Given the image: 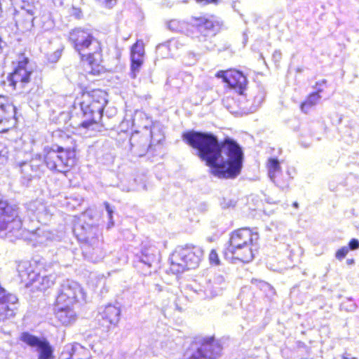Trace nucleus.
<instances>
[{"label":"nucleus","mask_w":359,"mask_h":359,"mask_svg":"<svg viewBox=\"0 0 359 359\" xmlns=\"http://www.w3.org/2000/svg\"><path fill=\"white\" fill-rule=\"evenodd\" d=\"M182 140L196 150L198 156L205 161L213 175L228 179L240 174L243 154L236 142L220 143L212 133L195 130L184 133Z\"/></svg>","instance_id":"nucleus-1"},{"label":"nucleus","mask_w":359,"mask_h":359,"mask_svg":"<svg viewBox=\"0 0 359 359\" xmlns=\"http://www.w3.org/2000/svg\"><path fill=\"white\" fill-rule=\"evenodd\" d=\"M69 38L81 60L88 62L91 68L90 73H100L102 62L100 42L91 33L81 28L70 32Z\"/></svg>","instance_id":"nucleus-2"},{"label":"nucleus","mask_w":359,"mask_h":359,"mask_svg":"<svg viewBox=\"0 0 359 359\" xmlns=\"http://www.w3.org/2000/svg\"><path fill=\"white\" fill-rule=\"evenodd\" d=\"M258 238V233H253L249 228L236 230L231 235L227 251L234 259L248 263L254 258L252 246Z\"/></svg>","instance_id":"nucleus-3"},{"label":"nucleus","mask_w":359,"mask_h":359,"mask_svg":"<svg viewBox=\"0 0 359 359\" xmlns=\"http://www.w3.org/2000/svg\"><path fill=\"white\" fill-rule=\"evenodd\" d=\"M78 240L83 243V253L93 262H99L104 257L99 240L100 230L90 224L77 226L74 229Z\"/></svg>","instance_id":"nucleus-4"},{"label":"nucleus","mask_w":359,"mask_h":359,"mask_svg":"<svg viewBox=\"0 0 359 359\" xmlns=\"http://www.w3.org/2000/svg\"><path fill=\"white\" fill-rule=\"evenodd\" d=\"M203 256V250L198 246H178L170 257V270L173 273L196 269Z\"/></svg>","instance_id":"nucleus-5"},{"label":"nucleus","mask_w":359,"mask_h":359,"mask_svg":"<svg viewBox=\"0 0 359 359\" xmlns=\"http://www.w3.org/2000/svg\"><path fill=\"white\" fill-rule=\"evenodd\" d=\"M18 271L22 281L26 282L27 286H32L39 290H46L54 285L56 275L46 273V271L36 272L28 262H21L18 265Z\"/></svg>","instance_id":"nucleus-6"},{"label":"nucleus","mask_w":359,"mask_h":359,"mask_svg":"<svg viewBox=\"0 0 359 359\" xmlns=\"http://www.w3.org/2000/svg\"><path fill=\"white\" fill-rule=\"evenodd\" d=\"M22 220L18 210L0 197V238H9L16 236L21 229Z\"/></svg>","instance_id":"nucleus-7"},{"label":"nucleus","mask_w":359,"mask_h":359,"mask_svg":"<svg viewBox=\"0 0 359 359\" xmlns=\"http://www.w3.org/2000/svg\"><path fill=\"white\" fill-rule=\"evenodd\" d=\"M75 151L71 149H64L62 147L47 151L44 161L50 170L65 172L75 163Z\"/></svg>","instance_id":"nucleus-8"},{"label":"nucleus","mask_w":359,"mask_h":359,"mask_svg":"<svg viewBox=\"0 0 359 359\" xmlns=\"http://www.w3.org/2000/svg\"><path fill=\"white\" fill-rule=\"evenodd\" d=\"M29 60L24 55L19 57L18 65L10 76V85L15 89L22 90L29 83L32 68L28 65Z\"/></svg>","instance_id":"nucleus-9"},{"label":"nucleus","mask_w":359,"mask_h":359,"mask_svg":"<svg viewBox=\"0 0 359 359\" xmlns=\"http://www.w3.org/2000/svg\"><path fill=\"white\" fill-rule=\"evenodd\" d=\"M83 297L82 289L78 283L71 280H64L61 284L56 303L60 305H73L79 297Z\"/></svg>","instance_id":"nucleus-10"},{"label":"nucleus","mask_w":359,"mask_h":359,"mask_svg":"<svg viewBox=\"0 0 359 359\" xmlns=\"http://www.w3.org/2000/svg\"><path fill=\"white\" fill-rule=\"evenodd\" d=\"M191 27H195L203 34L204 39L207 36H214L219 31L223 23L216 18L212 16L208 19L203 17L193 18L191 20Z\"/></svg>","instance_id":"nucleus-11"},{"label":"nucleus","mask_w":359,"mask_h":359,"mask_svg":"<svg viewBox=\"0 0 359 359\" xmlns=\"http://www.w3.org/2000/svg\"><path fill=\"white\" fill-rule=\"evenodd\" d=\"M20 339L36 349L39 353V359H52L53 349L49 342L46 339H41L28 332H23L20 336Z\"/></svg>","instance_id":"nucleus-12"},{"label":"nucleus","mask_w":359,"mask_h":359,"mask_svg":"<svg viewBox=\"0 0 359 359\" xmlns=\"http://www.w3.org/2000/svg\"><path fill=\"white\" fill-rule=\"evenodd\" d=\"M95 96L94 93L93 95V100L89 104H86L85 102L81 104V109L84 116L87 118V120L81 123V126L83 128H87L96 122L95 120V116H100L102 114L106 104L107 102L104 98H102L100 100H95L94 99Z\"/></svg>","instance_id":"nucleus-13"},{"label":"nucleus","mask_w":359,"mask_h":359,"mask_svg":"<svg viewBox=\"0 0 359 359\" xmlns=\"http://www.w3.org/2000/svg\"><path fill=\"white\" fill-rule=\"evenodd\" d=\"M217 76L222 78L228 86L235 89L240 95L243 94L247 85L246 77L238 71L219 72Z\"/></svg>","instance_id":"nucleus-14"},{"label":"nucleus","mask_w":359,"mask_h":359,"mask_svg":"<svg viewBox=\"0 0 359 359\" xmlns=\"http://www.w3.org/2000/svg\"><path fill=\"white\" fill-rule=\"evenodd\" d=\"M225 285V280L223 276L215 275L212 279L206 282L205 289H200L198 294L202 299L212 298L222 293Z\"/></svg>","instance_id":"nucleus-15"},{"label":"nucleus","mask_w":359,"mask_h":359,"mask_svg":"<svg viewBox=\"0 0 359 359\" xmlns=\"http://www.w3.org/2000/svg\"><path fill=\"white\" fill-rule=\"evenodd\" d=\"M26 208L30 218H36L39 222L46 224L51 217L50 209L41 201L27 203Z\"/></svg>","instance_id":"nucleus-16"},{"label":"nucleus","mask_w":359,"mask_h":359,"mask_svg":"<svg viewBox=\"0 0 359 359\" xmlns=\"http://www.w3.org/2000/svg\"><path fill=\"white\" fill-rule=\"evenodd\" d=\"M15 107L0 97V132L7 131L13 125Z\"/></svg>","instance_id":"nucleus-17"},{"label":"nucleus","mask_w":359,"mask_h":359,"mask_svg":"<svg viewBox=\"0 0 359 359\" xmlns=\"http://www.w3.org/2000/svg\"><path fill=\"white\" fill-rule=\"evenodd\" d=\"M144 55V45L142 41H137L131 48V76L135 79L137 74L139 73L140 67L143 63Z\"/></svg>","instance_id":"nucleus-18"},{"label":"nucleus","mask_w":359,"mask_h":359,"mask_svg":"<svg viewBox=\"0 0 359 359\" xmlns=\"http://www.w3.org/2000/svg\"><path fill=\"white\" fill-rule=\"evenodd\" d=\"M60 359H91V354L88 349L75 343L65 347Z\"/></svg>","instance_id":"nucleus-19"},{"label":"nucleus","mask_w":359,"mask_h":359,"mask_svg":"<svg viewBox=\"0 0 359 359\" xmlns=\"http://www.w3.org/2000/svg\"><path fill=\"white\" fill-rule=\"evenodd\" d=\"M40 163H41V157L39 155L29 162L20 163V168L22 177L28 181L33 177H39L41 173Z\"/></svg>","instance_id":"nucleus-20"},{"label":"nucleus","mask_w":359,"mask_h":359,"mask_svg":"<svg viewBox=\"0 0 359 359\" xmlns=\"http://www.w3.org/2000/svg\"><path fill=\"white\" fill-rule=\"evenodd\" d=\"M200 347L207 359H216L220 355L222 346L214 337H208L202 340Z\"/></svg>","instance_id":"nucleus-21"},{"label":"nucleus","mask_w":359,"mask_h":359,"mask_svg":"<svg viewBox=\"0 0 359 359\" xmlns=\"http://www.w3.org/2000/svg\"><path fill=\"white\" fill-rule=\"evenodd\" d=\"M72 305H60L56 303L55 317L64 325H68L76 320V316L75 311L72 308Z\"/></svg>","instance_id":"nucleus-22"},{"label":"nucleus","mask_w":359,"mask_h":359,"mask_svg":"<svg viewBox=\"0 0 359 359\" xmlns=\"http://www.w3.org/2000/svg\"><path fill=\"white\" fill-rule=\"evenodd\" d=\"M158 255L159 252L154 246H144L137 257L140 262L150 268L153 264L158 263Z\"/></svg>","instance_id":"nucleus-23"},{"label":"nucleus","mask_w":359,"mask_h":359,"mask_svg":"<svg viewBox=\"0 0 359 359\" xmlns=\"http://www.w3.org/2000/svg\"><path fill=\"white\" fill-rule=\"evenodd\" d=\"M120 308L111 304L106 306L100 313L102 319L107 323V327H109V325H116L120 320Z\"/></svg>","instance_id":"nucleus-24"},{"label":"nucleus","mask_w":359,"mask_h":359,"mask_svg":"<svg viewBox=\"0 0 359 359\" xmlns=\"http://www.w3.org/2000/svg\"><path fill=\"white\" fill-rule=\"evenodd\" d=\"M131 149L139 156H143L147 152L149 144L146 137H139L138 133L133 134L130 140Z\"/></svg>","instance_id":"nucleus-25"},{"label":"nucleus","mask_w":359,"mask_h":359,"mask_svg":"<svg viewBox=\"0 0 359 359\" xmlns=\"http://www.w3.org/2000/svg\"><path fill=\"white\" fill-rule=\"evenodd\" d=\"M34 13L32 11H23L20 18L16 20V25L22 31H29L34 26Z\"/></svg>","instance_id":"nucleus-26"},{"label":"nucleus","mask_w":359,"mask_h":359,"mask_svg":"<svg viewBox=\"0 0 359 359\" xmlns=\"http://www.w3.org/2000/svg\"><path fill=\"white\" fill-rule=\"evenodd\" d=\"M189 27H191V21L186 22L178 20H172L168 24L169 29L174 32L185 33L187 34H189Z\"/></svg>","instance_id":"nucleus-27"},{"label":"nucleus","mask_w":359,"mask_h":359,"mask_svg":"<svg viewBox=\"0 0 359 359\" xmlns=\"http://www.w3.org/2000/svg\"><path fill=\"white\" fill-rule=\"evenodd\" d=\"M268 175L271 181L275 182L276 174L280 172V166L277 158H271L268 161Z\"/></svg>","instance_id":"nucleus-28"},{"label":"nucleus","mask_w":359,"mask_h":359,"mask_svg":"<svg viewBox=\"0 0 359 359\" xmlns=\"http://www.w3.org/2000/svg\"><path fill=\"white\" fill-rule=\"evenodd\" d=\"M322 90L318 89L317 92L311 93L307 100L302 104L301 109L303 111L306 113L310 107L318 103L321 98V96L319 95V93Z\"/></svg>","instance_id":"nucleus-29"},{"label":"nucleus","mask_w":359,"mask_h":359,"mask_svg":"<svg viewBox=\"0 0 359 359\" xmlns=\"http://www.w3.org/2000/svg\"><path fill=\"white\" fill-rule=\"evenodd\" d=\"M224 106L231 113L238 114V111L234 107L235 100L231 97H226L222 100Z\"/></svg>","instance_id":"nucleus-30"},{"label":"nucleus","mask_w":359,"mask_h":359,"mask_svg":"<svg viewBox=\"0 0 359 359\" xmlns=\"http://www.w3.org/2000/svg\"><path fill=\"white\" fill-rule=\"evenodd\" d=\"M8 149L5 144L0 142V165L8 160Z\"/></svg>","instance_id":"nucleus-31"},{"label":"nucleus","mask_w":359,"mask_h":359,"mask_svg":"<svg viewBox=\"0 0 359 359\" xmlns=\"http://www.w3.org/2000/svg\"><path fill=\"white\" fill-rule=\"evenodd\" d=\"M104 205L105 208V210L107 212V216L109 219V223L107 227L109 229L114 226V222H113V213H114V208L111 207L109 203L108 202H104Z\"/></svg>","instance_id":"nucleus-32"},{"label":"nucleus","mask_w":359,"mask_h":359,"mask_svg":"<svg viewBox=\"0 0 359 359\" xmlns=\"http://www.w3.org/2000/svg\"><path fill=\"white\" fill-rule=\"evenodd\" d=\"M187 359H207L202 352L200 346L193 349Z\"/></svg>","instance_id":"nucleus-33"},{"label":"nucleus","mask_w":359,"mask_h":359,"mask_svg":"<svg viewBox=\"0 0 359 359\" xmlns=\"http://www.w3.org/2000/svg\"><path fill=\"white\" fill-rule=\"evenodd\" d=\"M209 261L211 264H214L215 266H217L219 264V259L218 257L217 253L215 250H212L210 255H209Z\"/></svg>","instance_id":"nucleus-34"},{"label":"nucleus","mask_w":359,"mask_h":359,"mask_svg":"<svg viewBox=\"0 0 359 359\" xmlns=\"http://www.w3.org/2000/svg\"><path fill=\"white\" fill-rule=\"evenodd\" d=\"M348 250H349L348 248L346 247V246L340 248L336 252V255H335L336 258L338 259H344L346 256V255L348 254Z\"/></svg>","instance_id":"nucleus-35"},{"label":"nucleus","mask_w":359,"mask_h":359,"mask_svg":"<svg viewBox=\"0 0 359 359\" xmlns=\"http://www.w3.org/2000/svg\"><path fill=\"white\" fill-rule=\"evenodd\" d=\"M60 57H61V52L57 50L55 51L54 53H53L52 54H50L48 56V60L49 62L53 63V62H56L60 59Z\"/></svg>","instance_id":"nucleus-36"},{"label":"nucleus","mask_w":359,"mask_h":359,"mask_svg":"<svg viewBox=\"0 0 359 359\" xmlns=\"http://www.w3.org/2000/svg\"><path fill=\"white\" fill-rule=\"evenodd\" d=\"M264 93L263 91H259V95H257L255 97V102L256 103V107H258L264 100ZM256 108H255L253 110H255Z\"/></svg>","instance_id":"nucleus-37"},{"label":"nucleus","mask_w":359,"mask_h":359,"mask_svg":"<svg viewBox=\"0 0 359 359\" xmlns=\"http://www.w3.org/2000/svg\"><path fill=\"white\" fill-rule=\"evenodd\" d=\"M358 248H359V241L355 238L351 239L348 243V250L351 249L352 250H355Z\"/></svg>","instance_id":"nucleus-38"},{"label":"nucleus","mask_w":359,"mask_h":359,"mask_svg":"<svg viewBox=\"0 0 359 359\" xmlns=\"http://www.w3.org/2000/svg\"><path fill=\"white\" fill-rule=\"evenodd\" d=\"M197 2L203 4H208L210 3L217 4L218 0H196Z\"/></svg>","instance_id":"nucleus-39"},{"label":"nucleus","mask_w":359,"mask_h":359,"mask_svg":"<svg viewBox=\"0 0 359 359\" xmlns=\"http://www.w3.org/2000/svg\"><path fill=\"white\" fill-rule=\"evenodd\" d=\"M280 55H281V53L280 51H275L274 53H273V57H280Z\"/></svg>","instance_id":"nucleus-40"},{"label":"nucleus","mask_w":359,"mask_h":359,"mask_svg":"<svg viewBox=\"0 0 359 359\" xmlns=\"http://www.w3.org/2000/svg\"><path fill=\"white\" fill-rule=\"evenodd\" d=\"M106 1L109 6H111L116 2V0H106Z\"/></svg>","instance_id":"nucleus-41"},{"label":"nucleus","mask_w":359,"mask_h":359,"mask_svg":"<svg viewBox=\"0 0 359 359\" xmlns=\"http://www.w3.org/2000/svg\"><path fill=\"white\" fill-rule=\"evenodd\" d=\"M0 331L5 333V334H10V332L9 331H6L4 330V329L2 327H0Z\"/></svg>","instance_id":"nucleus-42"},{"label":"nucleus","mask_w":359,"mask_h":359,"mask_svg":"<svg viewBox=\"0 0 359 359\" xmlns=\"http://www.w3.org/2000/svg\"><path fill=\"white\" fill-rule=\"evenodd\" d=\"M179 43L178 41H172L170 42V46H177V44Z\"/></svg>","instance_id":"nucleus-43"},{"label":"nucleus","mask_w":359,"mask_h":359,"mask_svg":"<svg viewBox=\"0 0 359 359\" xmlns=\"http://www.w3.org/2000/svg\"><path fill=\"white\" fill-rule=\"evenodd\" d=\"M293 205V207H294L295 208H298V207H299V204H298V203H297V202H294V203H293V205Z\"/></svg>","instance_id":"nucleus-44"},{"label":"nucleus","mask_w":359,"mask_h":359,"mask_svg":"<svg viewBox=\"0 0 359 359\" xmlns=\"http://www.w3.org/2000/svg\"><path fill=\"white\" fill-rule=\"evenodd\" d=\"M346 262H347V263H348V264H352V263L353 262V259H347V261H346Z\"/></svg>","instance_id":"nucleus-45"},{"label":"nucleus","mask_w":359,"mask_h":359,"mask_svg":"<svg viewBox=\"0 0 359 359\" xmlns=\"http://www.w3.org/2000/svg\"><path fill=\"white\" fill-rule=\"evenodd\" d=\"M343 359H357L356 358H348L346 356H343Z\"/></svg>","instance_id":"nucleus-46"},{"label":"nucleus","mask_w":359,"mask_h":359,"mask_svg":"<svg viewBox=\"0 0 359 359\" xmlns=\"http://www.w3.org/2000/svg\"><path fill=\"white\" fill-rule=\"evenodd\" d=\"M325 82H326V81H325V80H323V81H322V83H325Z\"/></svg>","instance_id":"nucleus-47"},{"label":"nucleus","mask_w":359,"mask_h":359,"mask_svg":"<svg viewBox=\"0 0 359 359\" xmlns=\"http://www.w3.org/2000/svg\"><path fill=\"white\" fill-rule=\"evenodd\" d=\"M243 109V110L245 112V107H241Z\"/></svg>","instance_id":"nucleus-48"}]
</instances>
